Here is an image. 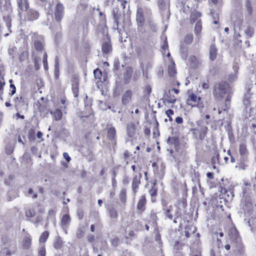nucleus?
Here are the masks:
<instances>
[{
  "label": "nucleus",
  "mask_w": 256,
  "mask_h": 256,
  "mask_svg": "<svg viewBox=\"0 0 256 256\" xmlns=\"http://www.w3.org/2000/svg\"><path fill=\"white\" fill-rule=\"evenodd\" d=\"M157 191L158 190L154 186L150 190V194L152 197V202H154L156 201L154 199V197L156 196H157Z\"/></svg>",
  "instance_id": "e433bc0d"
},
{
  "label": "nucleus",
  "mask_w": 256,
  "mask_h": 256,
  "mask_svg": "<svg viewBox=\"0 0 256 256\" xmlns=\"http://www.w3.org/2000/svg\"><path fill=\"white\" fill-rule=\"evenodd\" d=\"M132 95V92L130 90H128L125 92L122 98V102L123 104L126 105L128 104L131 99Z\"/></svg>",
  "instance_id": "ddd939ff"
},
{
  "label": "nucleus",
  "mask_w": 256,
  "mask_h": 256,
  "mask_svg": "<svg viewBox=\"0 0 256 256\" xmlns=\"http://www.w3.org/2000/svg\"><path fill=\"white\" fill-rule=\"evenodd\" d=\"M62 246V241L60 238H58L54 244V247L56 249H60Z\"/></svg>",
  "instance_id": "ea45409f"
},
{
  "label": "nucleus",
  "mask_w": 256,
  "mask_h": 256,
  "mask_svg": "<svg viewBox=\"0 0 256 256\" xmlns=\"http://www.w3.org/2000/svg\"><path fill=\"white\" fill-rule=\"evenodd\" d=\"M42 220H43V218L40 216H38L36 218V223L38 224L40 222H41Z\"/></svg>",
  "instance_id": "774afa93"
},
{
  "label": "nucleus",
  "mask_w": 256,
  "mask_h": 256,
  "mask_svg": "<svg viewBox=\"0 0 256 256\" xmlns=\"http://www.w3.org/2000/svg\"><path fill=\"white\" fill-rule=\"evenodd\" d=\"M218 49L214 45H211L209 50V58L211 61H214L216 58Z\"/></svg>",
  "instance_id": "dca6fc26"
},
{
  "label": "nucleus",
  "mask_w": 256,
  "mask_h": 256,
  "mask_svg": "<svg viewBox=\"0 0 256 256\" xmlns=\"http://www.w3.org/2000/svg\"><path fill=\"white\" fill-rule=\"evenodd\" d=\"M158 4L160 8L164 10H166L170 5L169 0H158Z\"/></svg>",
  "instance_id": "6ab92c4d"
},
{
  "label": "nucleus",
  "mask_w": 256,
  "mask_h": 256,
  "mask_svg": "<svg viewBox=\"0 0 256 256\" xmlns=\"http://www.w3.org/2000/svg\"><path fill=\"white\" fill-rule=\"evenodd\" d=\"M114 69L116 70H119L120 68V62L118 58H116L114 62Z\"/></svg>",
  "instance_id": "de8ad7c7"
},
{
  "label": "nucleus",
  "mask_w": 256,
  "mask_h": 256,
  "mask_svg": "<svg viewBox=\"0 0 256 256\" xmlns=\"http://www.w3.org/2000/svg\"><path fill=\"white\" fill-rule=\"evenodd\" d=\"M108 213L110 217L112 218L116 219L118 216V214L116 210L113 207L108 208Z\"/></svg>",
  "instance_id": "c756f323"
},
{
  "label": "nucleus",
  "mask_w": 256,
  "mask_h": 256,
  "mask_svg": "<svg viewBox=\"0 0 256 256\" xmlns=\"http://www.w3.org/2000/svg\"><path fill=\"white\" fill-rule=\"evenodd\" d=\"M66 108V106H61L60 108L56 109L54 112H50L56 120H59L62 117V111Z\"/></svg>",
  "instance_id": "2eb2a0df"
},
{
  "label": "nucleus",
  "mask_w": 256,
  "mask_h": 256,
  "mask_svg": "<svg viewBox=\"0 0 256 256\" xmlns=\"http://www.w3.org/2000/svg\"><path fill=\"white\" fill-rule=\"evenodd\" d=\"M112 48L110 42H106L102 45V51L104 54H108L112 52Z\"/></svg>",
  "instance_id": "412c9836"
},
{
  "label": "nucleus",
  "mask_w": 256,
  "mask_h": 256,
  "mask_svg": "<svg viewBox=\"0 0 256 256\" xmlns=\"http://www.w3.org/2000/svg\"><path fill=\"white\" fill-rule=\"evenodd\" d=\"M32 238L30 236H26L22 241V246L24 248L28 249L31 245Z\"/></svg>",
  "instance_id": "4be33fe9"
},
{
  "label": "nucleus",
  "mask_w": 256,
  "mask_h": 256,
  "mask_svg": "<svg viewBox=\"0 0 256 256\" xmlns=\"http://www.w3.org/2000/svg\"><path fill=\"white\" fill-rule=\"evenodd\" d=\"M202 14L200 12H192L190 16V22L193 24L196 22L198 17H200Z\"/></svg>",
  "instance_id": "2f4dec72"
},
{
  "label": "nucleus",
  "mask_w": 256,
  "mask_h": 256,
  "mask_svg": "<svg viewBox=\"0 0 256 256\" xmlns=\"http://www.w3.org/2000/svg\"><path fill=\"white\" fill-rule=\"evenodd\" d=\"M176 122L177 124H180L183 122V119L182 117L178 116L176 118Z\"/></svg>",
  "instance_id": "0e129e2a"
},
{
  "label": "nucleus",
  "mask_w": 256,
  "mask_h": 256,
  "mask_svg": "<svg viewBox=\"0 0 256 256\" xmlns=\"http://www.w3.org/2000/svg\"><path fill=\"white\" fill-rule=\"evenodd\" d=\"M247 161L248 160L244 161L242 158H240V162L236 166V168H238V170H244L248 166Z\"/></svg>",
  "instance_id": "c85d7f7f"
},
{
  "label": "nucleus",
  "mask_w": 256,
  "mask_h": 256,
  "mask_svg": "<svg viewBox=\"0 0 256 256\" xmlns=\"http://www.w3.org/2000/svg\"><path fill=\"white\" fill-rule=\"evenodd\" d=\"M166 114L167 115L168 117L169 118L170 121H172V118L171 117L172 115H173L174 114V110H168L166 112Z\"/></svg>",
  "instance_id": "3c124183"
},
{
  "label": "nucleus",
  "mask_w": 256,
  "mask_h": 256,
  "mask_svg": "<svg viewBox=\"0 0 256 256\" xmlns=\"http://www.w3.org/2000/svg\"><path fill=\"white\" fill-rule=\"evenodd\" d=\"M120 198L122 202H124L126 198V190L122 188L121 190L120 194Z\"/></svg>",
  "instance_id": "4c0bfd02"
},
{
  "label": "nucleus",
  "mask_w": 256,
  "mask_h": 256,
  "mask_svg": "<svg viewBox=\"0 0 256 256\" xmlns=\"http://www.w3.org/2000/svg\"><path fill=\"white\" fill-rule=\"evenodd\" d=\"M176 101V98L174 96L172 95L170 90H168V92H166L164 96V98L163 99L164 103H166V102L170 104H174Z\"/></svg>",
  "instance_id": "f3484780"
},
{
  "label": "nucleus",
  "mask_w": 256,
  "mask_h": 256,
  "mask_svg": "<svg viewBox=\"0 0 256 256\" xmlns=\"http://www.w3.org/2000/svg\"><path fill=\"white\" fill-rule=\"evenodd\" d=\"M168 74L169 76L171 78H174L176 74L175 64L174 62H172L171 64L168 66Z\"/></svg>",
  "instance_id": "aec40b11"
},
{
  "label": "nucleus",
  "mask_w": 256,
  "mask_h": 256,
  "mask_svg": "<svg viewBox=\"0 0 256 256\" xmlns=\"http://www.w3.org/2000/svg\"><path fill=\"white\" fill-rule=\"evenodd\" d=\"M246 8L247 10L250 14L252 12V8L251 6V4L250 0L246 2Z\"/></svg>",
  "instance_id": "6e6d98bb"
},
{
  "label": "nucleus",
  "mask_w": 256,
  "mask_h": 256,
  "mask_svg": "<svg viewBox=\"0 0 256 256\" xmlns=\"http://www.w3.org/2000/svg\"><path fill=\"white\" fill-rule=\"evenodd\" d=\"M193 40V36L192 34H188L184 38V42L186 44H190Z\"/></svg>",
  "instance_id": "49530a36"
},
{
  "label": "nucleus",
  "mask_w": 256,
  "mask_h": 256,
  "mask_svg": "<svg viewBox=\"0 0 256 256\" xmlns=\"http://www.w3.org/2000/svg\"><path fill=\"white\" fill-rule=\"evenodd\" d=\"M228 84L224 82H220L218 88H216L214 90V96L217 100L222 98L229 89Z\"/></svg>",
  "instance_id": "7ed1b4c3"
},
{
  "label": "nucleus",
  "mask_w": 256,
  "mask_h": 256,
  "mask_svg": "<svg viewBox=\"0 0 256 256\" xmlns=\"http://www.w3.org/2000/svg\"><path fill=\"white\" fill-rule=\"evenodd\" d=\"M190 100L194 102H198L200 100V98L198 97L195 94H192L190 96Z\"/></svg>",
  "instance_id": "a18cd8bd"
},
{
  "label": "nucleus",
  "mask_w": 256,
  "mask_h": 256,
  "mask_svg": "<svg viewBox=\"0 0 256 256\" xmlns=\"http://www.w3.org/2000/svg\"><path fill=\"white\" fill-rule=\"evenodd\" d=\"M79 80L76 76H74L72 79V89L74 97H78V96L79 88Z\"/></svg>",
  "instance_id": "6e6552de"
},
{
  "label": "nucleus",
  "mask_w": 256,
  "mask_h": 256,
  "mask_svg": "<svg viewBox=\"0 0 256 256\" xmlns=\"http://www.w3.org/2000/svg\"><path fill=\"white\" fill-rule=\"evenodd\" d=\"M84 234V228L82 226H80L76 232V236L78 238H81Z\"/></svg>",
  "instance_id": "bb28decb"
},
{
  "label": "nucleus",
  "mask_w": 256,
  "mask_h": 256,
  "mask_svg": "<svg viewBox=\"0 0 256 256\" xmlns=\"http://www.w3.org/2000/svg\"><path fill=\"white\" fill-rule=\"evenodd\" d=\"M71 222V218L68 214H64L60 221V226L65 234H68V230Z\"/></svg>",
  "instance_id": "423d86ee"
},
{
  "label": "nucleus",
  "mask_w": 256,
  "mask_h": 256,
  "mask_svg": "<svg viewBox=\"0 0 256 256\" xmlns=\"http://www.w3.org/2000/svg\"><path fill=\"white\" fill-rule=\"evenodd\" d=\"M157 220H158V217L156 216V214L153 211L151 212L149 224L152 223V224H151L152 226L154 228H156V224H157Z\"/></svg>",
  "instance_id": "b1692460"
},
{
  "label": "nucleus",
  "mask_w": 256,
  "mask_h": 256,
  "mask_svg": "<svg viewBox=\"0 0 256 256\" xmlns=\"http://www.w3.org/2000/svg\"><path fill=\"white\" fill-rule=\"evenodd\" d=\"M202 28V22L201 20H199L196 22L194 27V31L196 35H198L200 34Z\"/></svg>",
  "instance_id": "7c9ffc66"
},
{
  "label": "nucleus",
  "mask_w": 256,
  "mask_h": 256,
  "mask_svg": "<svg viewBox=\"0 0 256 256\" xmlns=\"http://www.w3.org/2000/svg\"><path fill=\"white\" fill-rule=\"evenodd\" d=\"M63 156L68 162H69L71 158L67 152H64L63 154Z\"/></svg>",
  "instance_id": "680f3d73"
},
{
  "label": "nucleus",
  "mask_w": 256,
  "mask_h": 256,
  "mask_svg": "<svg viewBox=\"0 0 256 256\" xmlns=\"http://www.w3.org/2000/svg\"><path fill=\"white\" fill-rule=\"evenodd\" d=\"M182 58L183 59H186L187 57L186 50L184 48H182Z\"/></svg>",
  "instance_id": "bf43d9fd"
},
{
  "label": "nucleus",
  "mask_w": 256,
  "mask_h": 256,
  "mask_svg": "<svg viewBox=\"0 0 256 256\" xmlns=\"http://www.w3.org/2000/svg\"><path fill=\"white\" fill-rule=\"evenodd\" d=\"M231 96L230 94H228L226 98V102H225V108L224 109V110H226L227 109H228L230 106V99H231Z\"/></svg>",
  "instance_id": "37998d69"
},
{
  "label": "nucleus",
  "mask_w": 256,
  "mask_h": 256,
  "mask_svg": "<svg viewBox=\"0 0 256 256\" xmlns=\"http://www.w3.org/2000/svg\"><path fill=\"white\" fill-rule=\"evenodd\" d=\"M28 193L29 194L32 196L33 198H36L37 197V194H34L33 193V190H32V188H29V190H28Z\"/></svg>",
  "instance_id": "e2e57ef3"
},
{
  "label": "nucleus",
  "mask_w": 256,
  "mask_h": 256,
  "mask_svg": "<svg viewBox=\"0 0 256 256\" xmlns=\"http://www.w3.org/2000/svg\"><path fill=\"white\" fill-rule=\"evenodd\" d=\"M252 95V94L250 92H247L244 94L243 102L246 108L249 106L250 104V100L251 98Z\"/></svg>",
  "instance_id": "5701e85b"
},
{
  "label": "nucleus",
  "mask_w": 256,
  "mask_h": 256,
  "mask_svg": "<svg viewBox=\"0 0 256 256\" xmlns=\"http://www.w3.org/2000/svg\"><path fill=\"white\" fill-rule=\"evenodd\" d=\"M194 137L198 140H203L208 131V127L202 121H198L196 127L192 128Z\"/></svg>",
  "instance_id": "f257e3e1"
},
{
  "label": "nucleus",
  "mask_w": 256,
  "mask_h": 256,
  "mask_svg": "<svg viewBox=\"0 0 256 256\" xmlns=\"http://www.w3.org/2000/svg\"><path fill=\"white\" fill-rule=\"evenodd\" d=\"M39 17L38 12L34 9H29L26 10L25 19L28 21H33Z\"/></svg>",
  "instance_id": "0eeeda50"
},
{
  "label": "nucleus",
  "mask_w": 256,
  "mask_h": 256,
  "mask_svg": "<svg viewBox=\"0 0 256 256\" xmlns=\"http://www.w3.org/2000/svg\"><path fill=\"white\" fill-rule=\"evenodd\" d=\"M5 83L4 82H2V81L0 80V98L1 99H2V94H3V87Z\"/></svg>",
  "instance_id": "4d7b16f0"
},
{
  "label": "nucleus",
  "mask_w": 256,
  "mask_h": 256,
  "mask_svg": "<svg viewBox=\"0 0 256 256\" xmlns=\"http://www.w3.org/2000/svg\"><path fill=\"white\" fill-rule=\"evenodd\" d=\"M28 56V52L27 51H24L22 52L20 56V60L21 62L26 60Z\"/></svg>",
  "instance_id": "a19ab883"
},
{
  "label": "nucleus",
  "mask_w": 256,
  "mask_h": 256,
  "mask_svg": "<svg viewBox=\"0 0 256 256\" xmlns=\"http://www.w3.org/2000/svg\"><path fill=\"white\" fill-rule=\"evenodd\" d=\"M64 12V8L62 3H58L54 8V18L59 22L63 18Z\"/></svg>",
  "instance_id": "20e7f679"
},
{
  "label": "nucleus",
  "mask_w": 256,
  "mask_h": 256,
  "mask_svg": "<svg viewBox=\"0 0 256 256\" xmlns=\"http://www.w3.org/2000/svg\"><path fill=\"white\" fill-rule=\"evenodd\" d=\"M94 76L96 78L100 80L102 76V72L99 68H96L94 71Z\"/></svg>",
  "instance_id": "58836bf2"
},
{
  "label": "nucleus",
  "mask_w": 256,
  "mask_h": 256,
  "mask_svg": "<svg viewBox=\"0 0 256 256\" xmlns=\"http://www.w3.org/2000/svg\"><path fill=\"white\" fill-rule=\"evenodd\" d=\"M196 230V228L194 226H191L190 227H186L184 231V236L186 238L190 237L191 234H194Z\"/></svg>",
  "instance_id": "393cba45"
},
{
  "label": "nucleus",
  "mask_w": 256,
  "mask_h": 256,
  "mask_svg": "<svg viewBox=\"0 0 256 256\" xmlns=\"http://www.w3.org/2000/svg\"><path fill=\"white\" fill-rule=\"evenodd\" d=\"M38 256H46V250L44 246L40 248L38 252Z\"/></svg>",
  "instance_id": "5fc2aeb1"
},
{
  "label": "nucleus",
  "mask_w": 256,
  "mask_h": 256,
  "mask_svg": "<svg viewBox=\"0 0 256 256\" xmlns=\"http://www.w3.org/2000/svg\"><path fill=\"white\" fill-rule=\"evenodd\" d=\"M237 78V74L234 73L229 75L228 76V80L229 81L232 82L236 80Z\"/></svg>",
  "instance_id": "603ef678"
},
{
  "label": "nucleus",
  "mask_w": 256,
  "mask_h": 256,
  "mask_svg": "<svg viewBox=\"0 0 256 256\" xmlns=\"http://www.w3.org/2000/svg\"><path fill=\"white\" fill-rule=\"evenodd\" d=\"M49 236V233L48 231H45L44 232L42 233L41 234L40 239L39 242L40 243H44L46 242L47 240L48 237Z\"/></svg>",
  "instance_id": "72a5a7b5"
},
{
  "label": "nucleus",
  "mask_w": 256,
  "mask_h": 256,
  "mask_svg": "<svg viewBox=\"0 0 256 256\" xmlns=\"http://www.w3.org/2000/svg\"><path fill=\"white\" fill-rule=\"evenodd\" d=\"M26 215L28 217L32 218L35 215V212L33 210H30L26 212Z\"/></svg>",
  "instance_id": "864d4df0"
},
{
  "label": "nucleus",
  "mask_w": 256,
  "mask_h": 256,
  "mask_svg": "<svg viewBox=\"0 0 256 256\" xmlns=\"http://www.w3.org/2000/svg\"><path fill=\"white\" fill-rule=\"evenodd\" d=\"M141 176H142L140 174L139 176H135L133 178L132 182V190L134 194L138 192V189L140 183Z\"/></svg>",
  "instance_id": "9b49d317"
},
{
  "label": "nucleus",
  "mask_w": 256,
  "mask_h": 256,
  "mask_svg": "<svg viewBox=\"0 0 256 256\" xmlns=\"http://www.w3.org/2000/svg\"><path fill=\"white\" fill-rule=\"evenodd\" d=\"M113 15L114 18V22L116 23L118 26V18L120 17V14L118 12V10H113Z\"/></svg>",
  "instance_id": "f704fd0d"
},
{
  "label": "nucleus",
  "mask_w": 256,
  "mask_h": 256,
  "mask_svg": "<svg viewBox=\"0 0 256 256\" xmlns=\"http://www.w3.org/2000/svg\"><path fill=\"white\" fill-rule=\"evenodd\" d=\"M108 138L110 140H114V138L116 136V130L114 128L111 127L109 128L108 130Z\"/></svg>",
  "instance_id": "a878e982"
},
{
  "label": "nucleus",
  "mask_w": 256,
  "mask_h": 256,
  "mask_svg": "<svg viewBox=\"0 0 256 256\" xmlns=\"http://www.w3.org/2000/svg\"><path fill=\"white\" fill-rule=\"evenodd\" d=\"M238 151L240 156V158H242L244 161L247 160L248 152L246 143L242 142L240 144Z\"/></svg>",
  "instance_id": "1a4fd4ad"
},
{
  "label": "nucleus",
  "mask_w": 256,
  "mask_h": 256,
  "mask_svg": "<svg viewBox=\"0 0 256 256\" xmlns=\"http://www.w3.org/2000/svg\"><path fill=\"white\" fill-rule=\"evenodd\" d=\"M182 245L181 244L178 242H176L174 245V249L176 250V252H177L179 250L182 249Z\"/></svg>",
  "instance_id": "09e8293b"
},
{
  "label": "nucleus",
  "mask_w": 256,
  "mask_h": 256,
  "mask_svg": "<svg viewBox=\"0 0 256 256\" xmlns=\"http://www.w3.org/2000/svg\"><path fill=\"white\" fill-rule=\"evenodd\" d=\"M32 40L36 51L40 52L44 50V40L42 36L34 33L32 36Z\"/></svg>",
  "instance_id": "f03ea898"
},
{
  "label": "nucleus",
  "mask_w": 256,
  "mask_h": 256,
  "mask_svg": "<svg viewBox=\"0 0 256 256\" xmlns=\"http://www.w3.org/2000/svg\"><path fill=\"white\" fill-rule=\"evenodd\" d=\"M133 70L132 67H127L124 74V81L125 84L128 83L132 78Z\"/></svg>",
  "instance_id": "f8f14e48"
},
{
  "label": "nucleus",
  "mask_w": 256,
  "mask_h": 256,
  "mask_svg": "<svg viewBox=\"0 0 256 256\" xmlns=\"http://www.w3.org/2000/svg\"><path fill=\"white\" fill-rule=\"evenodd\" d=\"M233 70H234V73L238 72V66L237 63L234 62L232 66Z\"/></svg>",
  "instance_id": "052dcab7"
},
{
  "label": "nucleus",
  "mask_w": 256,
  "mask_h": 256,
  "mask_svg": "<svg viewBox=\"0 0 256 256\" xmlns=\"http://www.w3.org/2000/svg\"><path fill=\"white\" fill-rule=\"evenodd\" d=\"M127 134L130 138L134 136L136 130V126L134 122H129L127 124Z\"/></svg>",
  "instance_id": "4468645a"
},
{
  "label": "nucleus",
  "mask_w": 256,
  "mask_h": 256,
  "mask_svg": "<svg viewBox=\"0 0 256 256\" xmlns=\"http://www.w3.org/2000/svg\"><path fill=\"white\" fill-rule=\"evenodd\" d=\"M173 210V208L172 206H170L168 208L164 211L165 216L170 220H173V215L172 214Z\"/></svg>",
  "instance_id": "cd10ccee"
},
{
  "label": "nucleus",
  "mask_w": 256,
  "mask_h": 256,
  "mask_svg": "<svg viewBox=\"0 0 256 256\" xmlns=\"http://www.w3.org/2000/svg\"><path fill=\"white\" fill-rule=\"evenodd\" d=\"M9 82L10 83V88L12 89L10 94H11V95L12 96L16 92V86H14V85L12 84V80H9Z\"/></svg>",
  "instance_id": "8fccbe9b"
},
{
  "label": "nucleus",
  "mask_w": 256,
  "mask_h": 256,
  "mask_svg": "<svg viewBox=\"0 0 256 256\" xmlns=\"http://www.w3.org/2000/svg\"><path fill=\"white\" fill-rule=\"evenodd\" d=\"M152 67V64L150 62H148L146 64V70H144V67L142 66V70L143 74L146 78H148V70L150 68H151Z\"/></svg>",
  "instance_id": "c9c22d12"
},
{
  "label": "nucleus",
  "mask_w": 256,
  "mask_h": 256,
  "mask_svg": "<svg viewBox=\"0 0 256 256\" xmlns=\"http://www.w3.org/2000/svg\"><path fill=\"white\" fill-rule=\"evenodd\" d=\"M146 195L144 194L139 198L137 204V209L140 212H144L146 210Z\"/></svg>",
  "instance_id": "9d476101"
},
{
  "label": "nucleus",
  "mask_w": 256,
  "mask_h": 256,
  "mask_svg": "<svg viewBox=\"0 0 256 256\" xmlns=\"http://www.w3.org/2000/svg\"><path fill=\"white\" fill-rule=\"evenodd\" d=\"M244 33L248 36L252 37L254 33V30L252 28L248 27L244 31Z\"/></svg>",
  "instance_id": "79ce46f5"
},
{
  "label": "nucleus",
  "mask_w": 256,
  "mask_h": 256,
  "mask_svg": "<svg viewBox=\"0 0 256 256\" xmlns=\"http://www.w3.org/2000/svg\"><path fill=\"white\" fill-rule=\"evenodd\" d=\"M167 142L170 144H175L178 142V138L175 137H169Z\"/></svg>",
  "instance_id": "c03bdc74"
},
{
  "label": "nucleus",
  "mask_w": 256,
  "mask_h": 256,
  "mask_svg": "<svg viewBox=\"0 0 256 256\" xmlns=\"http://www.w3.org/2000/svg\"><path fill=\"white\" fill-rule=\"evenodd\" d=\"M135 236V234L134 230H130L128 232V234L126 235V238H128L132 237H134Z\"/></svg>",
  "instance_id": "13d9d810"
},
{
  "label": "nucleus",
  "mask_w": 256,
  "mask_h": 256,
  "mask_svg": "<svg viewBox=\"0 0 256 256\" xmlns=\"http://www.w3.org/2000/svg\"><path fill=\"white\" fill-rule=\"evenodd\" d=\"M219 157L220 154L218 152L216 151L212 158L211 159V162L212 164L214 165L216 164H218L219 162Z\"/></svg>",
  "instance_id": "473e14b6"
},
{
  "label": "nucleus",
  "mask_w": 256,
  "mask_h": 256,
  "mask_svg": "<svg viewBox=\"0 0 256 256\" xmlns=\"http://www.w3.org/2000/svg\"><path fill=\"white\" fill-rule=\"evenodd\" d=\"M210 14L212 16L214 20L218 18V15L216 13H215L214 12L210 11Z\"/></svg>",
  "instance_id": "338daca9"
},
{
  "label": "nucleus",
  "mask_w": 256,
  "mask_h": 256,
  "mask_svg": "<svg viewBox=\"0 0 256 256\" xmlns=\"http://www.w3.org/2000/svg\"><path fill=\"white\" fill-rule=\"evenodd\" d=\"M146 8L138 7L137 8L136 20L138 24V26H142L144 22V12L146 11Z\"/></svg>",
  "instance_id": "39448f33"
},
{
  "label": "nucleus",
  "mask_w": 256,
  "mask_h": 256,
  "mask_svg": "<svg viewBox=\"0 0 256 256\" xmlns=\"http://www.w3.org/2000/svg\"><path fill=\"white\" fill-rule=\"evenodd\" d=\"M122 183L125 184V185H126L128 184L129 183V178L128 176H124L123 180H122Z\"/></svg>",
  "instance_id": "69168bd1"
},
{
  "label": "nucleus",
  "mask_w": 256,
  "mask_h": 256,
  "mask_svg": "<svg viewBox=\"0 0 256 256\" xmlns=\"http://www.w3.org/2000/svg\"><path fill=\"white\" fill-rule=\"evenodd\" d=\"M18 8L22 11H26L28 10V0H17Z\"/></svg>",
  "instance_id": "a211bd4d"
}]
</instances>
